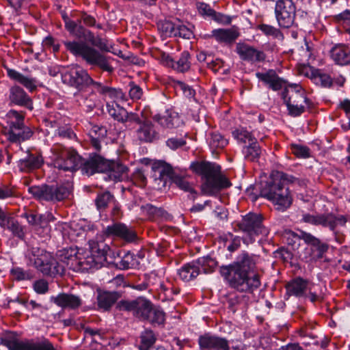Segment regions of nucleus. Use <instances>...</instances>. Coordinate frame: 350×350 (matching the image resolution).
Instances as JSON below:
<instances>
[{
	"instance_id": "obj_1",
	"label": "nucleus",
	"mask_w": 350,
	"mask_h": 350,
	"mask_svg": "<svg viewBox=\"0 0 350 350\" xmlns=\"http://www.w3.org/2000/svg\"><path fill=\"white\" fill-rule=\"evenodd\" d=\"M258 257L243 251L236 260L220 267L226 284L239 293L252 294L261 285L260 276L255 271Z\"/></svg>"
},
{
	"instance_id": "obj_2",
	"label": "nucleus",
	"mask_w": 350,
	"mask_h": 350,
	"mask_svg": "<svg viewBox=\"0 0 350 350\" xmlns=\"http://www.w3.org/2000/svg\"><path fill=\"white\" fill-rule=\"evenodd\" d=\"M63 43L66 50L75 56L81 57L87 64L112 72L113 68L109 63L108 57L103 53L110 52L112 49L106 39L96 36L92 46L79 41H64Z\"/></svg>"
},
{
	"instance_id": "obj_3",
	"label": "nucleus",
	"mask_w": 350,
	"mask_h": 350,
	"mask_svg": "<svg viewBox=\"0 0 350 350\" xmlns=\"http://www.w3.org/2000/svg\"><path fill=\"white\" fill-rule=\"evenodd\" d=\"M295 180V178L292 176L277 172L261 183L260 195L272 202L278 211H285L293 202L288 184L294 183Z\"/></svg>"
},
{
	"instance_id": "obj_4",
	"label": "nucleus",
	"mask_w": 350,
	"mask_h": 350,
	"mask_svg": "<svg viewBox=\"0 0 350 350\" xmlns=\"http://www.w3.org/2000/svg\"><path fill=\"white\" fill-rule=\"evenodd\" d=\"M191 169L204 180L201 185L202 194L216 196L221 190L230 187L229 180L221 174V167L209 161H196L191 164Z\"/></svg>"
},
{
	"instance_id": "obj_5",
	"label": "nucleus",
	"mask_w": 350,
	"mask_h": 350,
	"mask_svg": "<svg viewBox=\"0 0 350 350\" xmlns=\"http://www.w3.org/2000/svg\"><path fill=\"white\" fill-rule=\"evenodd\" d=\"M29 193L40 202L55 204L68 198L71 193V187L68 185H34L29 187Z\"/></svg>"
},
{
	"instance_id": "obj_6",
	"label": "nucleus",
	"mask_w": 350,
	"mask_h": 350,
	"mask_svg": "<svg viewBox=\"0 0 350 350\" xmlns=\"http://www.w3.org/2000/svg\"><path fill=\"white\" fill-rule=\"evenodd\" d=\"M8 126L4 133L7 139L15 144H21L30 139L33 135L31 129L24 124L25 116L16 110H10L7 114Z\"/></svg>"
},
{
	"instance_id": "obj_7",
	"label": "nucleus",
	"mask_w": 350,
	"mask_h": 350,
	"mask_svg": "<svg viewBox=\"0 0 350 350\" xmlns=\"http://www.w3.org/2000/svg\"><path fill=\"white\" fill-rule=\"evenodd\" d=\"M53 152L55 167L70 172L79 169L81 157L74 149L57 145L53 148Z\"/></svg>"
},
{
	"instance_id": "obj_8",
	"label": "nucleus",
	"mask_w": 350,
	"mask_h": 350,
	"mask_svg": "<svg viewBox=\"0 0 350 350\" xmlns=\"http://www.w3.org/2000/svg\"><path fill=\"white\" fill-rule=\"evenodd\" d=\"M302 221L312 225H321L323 227L329 228V229L334 232L335 240L340 243L339 235L336 231V229L338 227L345 226L347 219L345 215H336L332 213L319 215L306 213L303 215Z\"/></svg>"
},
{
	"instance_id": "obj_9",
	"label": "nucleus",
	"mask_w": 350,
	"mask_h": 350,
	"mask_svg": "<svg viewBox=\"0 0 350 350\" xmlns=\"http://www.w3.org/2000/svg\"><path fill=\"white\" fill-rule=\"evenodd\" d=\"M237 226L240 230L248 236L243 239V242L246 244L254 241V236L268 234V230L263 226L262 217L260 214L250 213L245 215Z\"/></svg>"
},
{
	"instance_id": "obj_10",
	"label": "nucleus",
	"mask_w": 350,
	"mask_h": 350,
	"mask_svg": "<svg viewBox=\"0 0 350 350\" xmlns=\"http://www.w3.org/2000/svg\"><path fill=\"white\" fill-rule=\"evenodd\" d=\"M152 306V304L149 299L138 297L133 300H120L117 303L116 308L120 311L131 312L136 318L145 321L150 317Z\"/></svg>"
},
{
	"instance_id": "obj_11",
	"label": "nucleus",
	"mask_w": 350,
	"mask_h": 350,
	"mask_svg": "<svg viewBox=\"0 0 350 350\" xmlns=\"http://www.w3.org/2000/svg\"><path fill=\"white\" fill-rule=\"evenodd\" d=\"M31 261L34 267L44 275H55L64 273L65 267L59 264L50 253L38 250V254H33Z\"/></svg>"
},
{
	"instance_id": "obj_12",
	"label": "nucleus",
	"mask_w": 350,
	"mask_h": 350,
	"mask_svg": "<svg viewBox=\"0 0 350 350\" xmlns=\"http://www.w3.org/2000/svg\"><path fill=\"white\" fill-rule=\"evenodd\" d=\"M275 14L278 25L282 28H290L295 23L296 5L293 0H277Z\"/></svg>"
},
{
	"instance_id": "obj_13",
	"label": "nucleus",
	"mask_w": 350,
	"mask_h": 350,
	"mask_svg": "<svg viewBox=\"0 0 350 350\" xmlns=\"http://www.w3.org/2000/svg\"><path fill=\"white\" fill-rule=\"evenodd\" d=\"M62 79L64 83L78 89L79 92H82L84 88L85 90L89 89L90 83L92 82V79L87 70L79 66L64 72L62 75Z\"/></svg>"
},
{
	"instance_id": "obj_14",
	"label": "nucleus",
	"mask_w": 350,
	"mask_h": 350,
	"mask_svg": "<svg viewBox=\"0 0 350 350\" xmlns=\"http://www.w3.org/2000/svg\"><path fill=\"white\" fill-rule=\"evenodd\" d=\"M299 239H302L307 245H310L311 254L309 260H317L323 257L329 249V245L323 243L321 240L312 234L300 230L297 234Z\"/></svg>"
},
{
	"instance_id": "obj_15",
	"label": "nucleus",
	"mask_w": 350,
	"mask_h": 350,
	"mask_svg": "<svg viewBox=\"0 0 350 350\" xmlns=\"http://www.w3.org/2000/svg\"><path fill=\"white\" fill-rule=\"evenodd\" d=\"M235 51L242 61L251 64L264 62L266 59L263 51L244 42L237 43Z\"/></svg>"
},
{
	"instance_id": "obj_16",
	"label": "nucleus",
	"mask_w": 350,
	"mask_h": 350,
	"mask_svg": "<svg viewBox=\"0 0 350 350\" xmlns=\"http://www.w3.org/2000/svg\"><path fill=\"white\" fill-rule=\"evenodd\" d=\"M103 232L107 237H118L128 243L134 242L137 239L135 231L122 223L109 225Z\"/></svg>"
},
{
	"instance_id": "obj_17",
	"label": "nucleus",
	"mask_w": 350,
	"mask_h": 350,
	"mask_svg": "<svg viewBox=\"0 0 350 350\" xmlns=\"http://www.w3.org/2000/svg\"><path fill=\"white\" fill-rule=\"evenodd\" d=\"M109 167V163L107 159L96 153L90 154V157L81 161L79 168L81 169L82 173L88 176L92 175L96 172H105Z\"/></svg>"
},
{
	"instance_id": "obj_18",
	"label": "nucleus",
	"mask_w": 350,
	"mask_h": 350,
	"mask_svg": "<svg viewBox=\"0 0 350 350\" xmlns=\"http://www.w3.org/2000/svg\"><path fill=\"white\" fill-rule=\"evenodd\" d=\"M200 350H230L228 341L211 333H205L198 338Z\"/></svg>"
},
{
	"instance_id": "obj_19",
	"label": "nucleus",
	"mask_w": 350,
	"mask_h": 350,
	"mask_svg": "<svg viewBox=\"0 0 350 350\" xmlns=\"http://www.w3.org/2000/svg\"><path fill=\"white\" fill-rule=\"evenodd\" d=\"M282 97L284 103H304L310 108L312 103L306 96L301 86L298 84H289L282 92Z\"/></svg>"
},
{
	"instance_id": "obj_20",
	"label": "nucleus",
	"mask_w": 350,
	"mask_h": 350,
	"mask_svg": "<svg viewBox=\"0 0 350 350\" xmlns=\"http://www.w3.org/2000/svg\"><path fill=\"white\" fill-rule=\"evenodd\" d=\"M190 59L191 55L187 51H183L177 60L166 53H163L161 55L163 63L178 72H185L190 69L191 65Z\"/></svg>"
},
{
	"instance_id": "obj_21",
	"label": "nucleus",
	"mask_w": 350,
	"mask_h": 350,
	"mask_svg": "<svg viewBox=\"0 0 350 350\" xmlns=\"http://www.w3.org/2000/svg\"><path fill=\"white\" fill-rule=\"evenodd\" d=\"M8 99L11 104L24 107L29 110L33 109L32 99L26 92L18 85H13L10 88Z\"/></svg>"
},
{
	"instance_id": "obj_22",
	"label": "nucleus",
	"mask_w": 350,
	"mask_h": 350,
	"mask_svg": "<svg viewBox=\"0 0 350 350\" xmlns=\"http://www.w3.org/2000/svg\"><path fill=\"white\" fill-rule=\"evenodd\" d=\"M63 19L65 28L70 33L79 39L83 38L88 41L92 45L93 44L96 37L91 31L85 29L82 25L72 22L68 16L64 15Z\"/></svg>"
},
{
	"instance_id": "obj_23",
	"label": "nucleus",
	"mask_w": 350,
	"mask_h": 350,
	"mask_svg": "<svg viewBox=\"0 0 350 350\" xmlns=\"http://www.w3.org/2000/svg\"><path fill=\"white\" fill-rule=\"evenodd\" d=\"M79 255L76 247L64 248L57 253L58 260L64 265L63 266L73 271H76L79 267Z\"/></svg>"
},
{
	"instance_id": "obj_24",
	"label": "nucleus",
	"mask_w": 350,
	"mask_h": 350,
	"mask_svg": "<svg viewBox=\"0 0 350 350\" xmlns=\"http://www.w3.org/2000/svg\"><path fill=\"white\" fill-rule=\"evenodd\" d=\"M43 158L39 153H32L29 150L26 152V156L18 161L19 170L23 172H29L40 168L43 163Z\"/></svg>"
},
{
	"instance_id": "obj_25",
	"label": "nucleus",
	"mask_w": 350,
	"mask_h": 350,
	"mask_svg": "<svg viewBox=\"0 0 350 350\" xmlns=\"http://www.w3.org/2000/svg\"><path fill=\"white\" fill-rule=\"evenodd\" d=\"M153 120L158 122L161 126L168 129L178 127L183 124L178 113L173 110L169 109H167L163 114L159 113L154 115Z\"/></svg>"
},
{
	"instance_id": "obj_26",
	"label": "nucleus",
	"mask_w": 350,
	"mask_h": 350,
	"mask_svg": "<svg viewBox=\"0 0 350 350\" xmlns=\"http://www.w3.org/2000/svg\"><path fill=\"white\" fill-rule=\"evenodd\" d=\"M151 169L152 171V177L155 180H159L166 183L167 178L172 179L174 175L172 167L162 160L155 161L152 163Z\"/></svg>"
},
{
	"instance_id": "obj_27",
	"label": "nucleus",
	"mask_w": 350,
	"mask_h": 350,
	"mask_svg": "<svg viewBox=\"0 0 350 350\" xmlns=\"http://www.w3.org/2000/svg\"><path fill=\"white\" fill-rule=\"evenodd\" d=\"M90 252L92 256L97 260V263L102 266L107 261V256L110 255L111 251L109 245L103 241H90Z\"/></svg>"
},
{
	"instance_id": "obj_28",
	"label": "nucleus",
	"mask_w": 350,
	"mask_h": 350,
	"mask_svg": "<svg viewBox=\"0 0 350 350\" xmlns=\"http://www.w3.org/2000/svg\"><path fill=\"white\" fill-rule=\"evenodd\" d=\"M53 302L58 306L68 310H77L83 303L81 298L70 293H59L53 298Z\"/></svg>"
},
{
	"instance_id": "obj_29",
	"label": "nucleus",
	"mask_w": 350,
	"mask_h": 350,
	"mask_svg": "<svg viewBox=\"0 0 350 350\" xmlns=\"http://www.w3.org/2000/svg\"><path fill=\"white\" fill-rule=\"evenodd\" d=\"M305 69L306 70L305 75L316 85L325 88L332 85V79L323 70L310 66L306 67Z\"/></svg>"
},
{
	"instance_id": "obj_30",
	"label": "nucleus",
	"mask_w": 350,
	"mask_h": 350,
	"mask_svg": "<svg viewBox=\"0 0 350 350\" xmlns=\"http://www.w3.org/2000/svg\"><path fill=\"white\" fill-rule=\"evenodd\" d=\"M256 76L274 91L279 90L283 87H288L286 81L279 77L273 70H269L266 72H256Z\"/></svg>"
},
{
	"instance_id": "obj_31",
	"label": "nucleus",
	"mask_w": 350,
	"mask_h": 350,
	"mask_svg": "<svg viewBox=\"0 0 350 350\" xmlns=\"http://www.w3.org/2000/svg\"><path fill=\"white\" fill-rule=\"evenodd\" d=\"M0 345L6 347L8 350H25V340H21L16 332L7 331L0 336Z\"/></svg>"
},
{
	"instance_id": "obj_32",
	"label": "nucleus",
	"mask_w": 350,
	"mask_h": 350,
	"mask_svg": "<svg viewBox=\"0 0 350 350\" xmlns=\"http://www.w3.org/2000/svg\"><path fill=\"white\" fill-rule=\"evenodd\" d=\"M75 96L79 105L83 107L87 111L93 110L98 102V97L93 89L78 92Z\"/></svg>"
},
{
	"instance_id": "obj_33",
	"label": "nucleus",
	"mask_w": 350,
	"mask_h": 350,
	"mask_svg": "<svg viewBox=\"0 0 350 350\" xmlns=\"http://www.w3.org/2000/svg\"><path fill=\"white\" fill-rule=\"evenodd\" d=\"M120 297L121 294L117 291H99L96 298L98 307L108 311Z\"/></svg>"
},
{
	"instance_id": "obj_34",
	"label": "nucleus",
	"mask_w": 350,
	"mask_h": 350,
	"mask_svg": "<svg viewBox=\"0 0 350 350\" xmlns=\"http://www.w3.org/2000/svg\"><path fill=\"white\" fill-rule=\"evenodd\" d=\"M109 167L105 172L108 173L111 180L121 181L127 177L128 167L120 161L107 160Z\"/></svg>"
},
{
	"instance_id": "obj_35",
	"label": "nucleus",
	"mask_w": 350,
	"mask_h": 350,
	"mask_svg": "<svg viewBox=\"0 0 350 350\" xmlns=\"http://www.w3.org/2000/svg\"><path fill=\"white\" fill-rule=\"evenodd\" d=\"M239 36L237 28L213 29L208 37H213L219 42L232 43Z\"/></svg>"
},
{
	"instance_id": "obj_36",
	"label": "nucleus",
	"mask_w": 350,
	"mask_h": 350,
	"mask_svg": "<svg viewBox=\"0 0 350 350\" xmlns=\"http://www.w3.org/2000/svg\"><path fill=\"white\" fill-rule=\"evenodd\" d=\"M330 55L332 59L339 65H347L350 64V47L342 44L334 46Z\"/></svg>"
},
{
	"instance_id": "obj_37",
	"label": "nucleus",
	"mask_w": 350,
	"mask_h": 350,
	"mask_svg": "<svg viewBox=\"0 0 350 350\" xmlns=\"http://www.w3.org/2000/svg\"><path fill=\"white\" fill-rule=\"evenodd\" d=\"M137 139L144 142H152L157 138V133L153 124L149 122H143L136 131Z\"/></svg>"
},
{
	"instance_id": "obj_38",
	"label": "nucleus",
	"mask_w": 350,
	"mask_h": 350,
	"mask_svg": "<svg viewBox=\"0 0 350 350\" xmlns=\"http://www.w3.org/2000/svg\"><path fill=\"white\" fill-rule=\"evenodd\" d=\"M308 287L307 280L301 278H296L290 281L286 285L287 293L289 295H293L297 297L304 295Z\"/></svg>"
},
{
	"instance_id": "obj_39",
	"label": "nucleus",
	"mask_w": 350,
	"mask_h": 350,
	"mask_svg": "<svg viewBox=\"0 0 350 350\" xmlns=\"http://www.w3.org/2000/svg\"><path fill=\"white\" fill-rule=\"evenodd\" d=\"M139 342L137 345L139 350H151L157 342V338L150 329L146 328L140 333Z\"/></svg>"
},
{
	"instance_id": "obj_40",
	"label": "nucleus",
	"mask_w": 350,
	"mask_h": 350,
	"mask_svg": "<svg viewBox=\"0 0 350 350\" xmlns=\"http://www.w3.org/2000/svg\"><path fill=\"white\" fill-rule=\"evenodd\" d=\"M200 273V268L197 262L185 265L178 271L179 278L184 282H189L195 279Z\"/></svg>"
},
{
	"instance_id": "obj_41",
	"label": "nucleus",
	"mask_w": 350,
	"mask_h": 350,
	"mask_svg": "<svg viewBox=\"0 0 350 350\" xmlns=\"http://www.w3.org/2000/svg\"><path fill=\"white\" fill-rule=\"evenodd\" d=\"M25 350H55L53 345L46 338L25 339Z\"/></svg>"
},
{
	"instance_id": "obj_42",
	"label": "nucleus",
	"mask_w": 350,
	"mask_h": 350,
	"mask_svg": "<svg viewBox=\"0 0 350 350\" xmlns=\"http://www.w3.org/2000/svg\"><path fill=\"white\" fill-rule=\"evenodd\" d=\"M242 153L244 159L247 161H258L262 153V150L257 142V139H255L254 142H252L249 143L248 145L243 146Z\"/></svg>"
},
{
	"instance_id": "obj_43",
	"label": "nucleus",
	"mask_w": 350,
	"mask_h": 350,
	"mask_svg": "<svg viewBox=\"0 0 350 350\" xmlns=\"http://www.w3.org/2000/svg\"><path fill=\"white\" fill-rule=\"evenodd\" d=\"M90 85H93L94 90L103 94H108L111 97L114 96L122 99H124L125 97V94L120 89H115L103 85L100 83L94 81L93 79L92 82L90 83Z\"/></svg>"
},
{
	"instance_id": "obj_44",
	"label": "nucleus",
	"mask_w": 350,
	"mask_h": 350,
	"mask_svg": "<svg viewBox=\"0 0 350 350\" xmlns=\"http://www.w3.org/2000/svg\"><path fill=\"white\" fill-rule=\"evenodd\" d=\"M115 197L109 191L99 193L96 199V208L100 211H104L111 203L114 202Z\"/></svg>"
},
{
	"instance_id": "obj_45",
	"label": "nucleus",
	"mask_w": 350,
	"mask_h": 350,
	"mask_svg": "<svg viewBox=\"0 0 350 350\" xmlns=\"http://www.w3.org/2000/svg\"><path fill=\"white\" fill-rule=\"evenodd\" d=\"M138 264L139 262L135 256L130 252H127L117 263V267L120 269L126 270L134 268Z\"/></svg>"
},
{
	"instance_id": "obj_46",
	"label": "nucleus",
	"mask_w": 350,
	"mask_h": 350,
	"mask_svg": "<svg viewBox=\"0 0 350 350\" xmlns=\"http://www.w3.org/2000/svg\"><path fill=\"white\" fill-rule=\"evenodd\" d=\"M210 148L214 151L217 149H222L228 144V140L217 132H213L208 138Z\"/></svg>"
},
{
	"instance_id": "obj_47",
	"label": "nucleus",
	"mask_w": 350,
	"mask_h": 350,
	"mask_svg": "<svg viewBox=\"0 0 350 350\" xmlns=\"http://www.w3.org/2000/svg\"><path fill=\"white\" fill-rule=\"evenodd\" d=\"M107 109L109 114L114 118V120L122 122L124 118L126 116V110L123 107H120L116 103L107 105Z\"/></svg>"
},
{
	"instance_id": "obj_48",
	"label": "nucleus",
	"mask_w": 350,
	"mask_h": 350,
	"mask_svg": "<svg viewBox=\"0 0 350 350\" xmlns=\"http://www.w3.org/2000/svg\"><path fill=\"white\" fill-rule=\"evenodd\" d=\"M193 26L191 25H185L180 21L176 23V27L174 37H180L184 39L189 40L193 37Z\"/></svg>"
},
{
	"instance_id": "obj_49",
	"label": "nucleus",
	"mask_w": 350,
	"mask_h": 350,
	"mask_svg": "<svg viewBox=\"0 0 350 350\" xmlns=\"http://www.w3.org/2000/svg\"><path fill=\"white\" fill-rule=\"evenodd\" d=\"M78 266L79 267L76 271H88L91 269H98L102 267L100 264L97 263V260L96 261V259L92 256L91 254L90 255L87 256L83 258L79 256V262Z\"/></svg>"
},
{
	"instance_id": "obj_50",
	"label": "nucleus",
	"mask_w": 350,
	"mask_h": 350,
	"mask_svg": "<svg viewBox=\"0 0 350 350\" xmlns=\"http://www.w3.org/2000/svg\"><path fill=\"white\" fill-rule=\"evenodd\" d=\"M232 136L239 143L248 144L254 142L256 137L252 133L243 128L237 129L232 131Z\"/></svg>"
},
{
	"instance_id": "obj_51",
	"label": "nucleus",
	"mask_w": 350,
	"mask_h": 350,
	"mask_svg": "<svg viewBox=\"0 0 350 350\" xmlns=\"http://www.w3.org/2000/svg\"><path fill=\"white\" fill-rule=\"evenodd\" d=\"M7 224H8L5 228L9 230L14 237L21 240L24 239L25 235L24 228L18 222V221L12 218L10 221L7 222Z\"/></svg>"
},
{
	"instance_id": "obj_52",
	"label": "nucleus",
	"mask_w": 350,
	"mask_h": 350,
	"mask_svg": "<svg viewBox=\"0 0 350 350\" xmlns=\"http://www.w3.org/2000/svg\"><path fill=\"white\" fill-rule=\"evenodd\" d=\"M145 321H149L152 325H163L165 321V313L161 308H154L152 306L150 317Z\"/></svg>"
},
{
	"instance_id": "obj_53",
	"label": "nucleus",
	"mask_w": 350,
	"mask_h": 350,
	"mask_svg": "<svg viewBox=\"0 0 350 350\" xmlns=\"http://www.w3.org/2000/svg\"><path fill=\"white\" fill-rule=\"evenodd\" d=\"M159 30L163 33V36L167 37H174L176 23H173L170 21H160L158 24Z\"/></svg>"
},
{
	"instance_id": "obj_54",
	"label": "nucleus",
	"mask_w": 350,
	"mask_h": 350,
	"mask_svg": "<svg viewBox=\"0 0 350 350\" xmlns=\"http://www.w3.org/2000/svg\"><path fill=\"white\" fill-rule=\"evenodd\" d=\"M172 180L173 183L180 189L191 193H196L195 189L185 178L174 174Z\"/></svg>"
},
{
	"instance_id": "obj_55",
	"label": "nucleus",
	"mask_w": 350,
	"mask_h": 350,
	"mask_svg": "<svg viewBox=\"0 0 350 350\" xmlns=\"http://www.w3.org/2000/svg\"><path fill=\"white\" fill-rule=\"evenodd\" d=\"M142 122L138 114L126 111V116L124 118V122L122 123H124L126 128L133 129L135 128V125L139 126Z\"/></svg>"
},
{
	"instance_id": "obj_56",
	"label": "nucleus",
	"mask_w": 350,
	"mask_h": 350,
	"mask_svg": "<svg viewBox=\"0 0 350 350\" xmlns=\"http://www.w3.org/2000/svg\"><path fill=\"white\" fill-rule=\"evenodd\" d=\"M287 107L288 114L293 117H297L301 116L306 111V107H308L304 103H284Z\"/></svg>"
},
{
	"instance_id": "obj_57",
	"label": "nucleus",
	"mask_w": 350,
	"mask_h": 350,
	"mask_svg": "<svg viewBox=\"0 0 350 350\" xmlns=\"http://www.w3.org/2000/svg\"><path fill=\"white\" fill-rule=\"evenodd\" d=\"M291 150L293 154L298 158H308L310 157V150L308 147L300 144H291Z\"/></svg>"
},
{
	"instance_id": "obj_58",
	"label": "nucleus",
	"mask_w": 350,
	"mask_h": 350,
	"mask_svg": "<svg viewBox=\"0 0 350 350\" xmlns=\"http://www.w3.org/2000/svg\"><path fill=\"white\" fill-rule=\"evenodd\" d=\"M258 29L261 31L267 36H271L274 38L282 37V33L278 28L269 25L260 24L258 25Z\"/></svg>"
},
{
	"instance_id": "obj_59",
	"label": "nucleus",
	"mask_w": 350,
	"mask_h": 350,
	"mask_svg": "<svg viewBox=\"0 0 350 350\" xmlns=\"http://www.w3.org/2000/svg\"><path fill=\"white\" fill-rule=\"evenodd\" d=\"M198 264L199 267H202L204 273L213 271V269L217 266V262L208 256L199 259Z\"/></svg>"
},
{
	"instance_id": "obj_60",
	"label": "nucleus",
	"mask_w": 350,
	"mask_h": 350,
	"mask_svg": "<svg viewBox=\"0 0 350 350\" xmlns=\"http://www.w3.org/2000/svg\"><path fill=\"white\" fill-rule=\"evenodd\" d=\"M10 273L18 281L29 280L31 278V273L18 267L12 268Z\"/></svg>"
},
{
	"instance_id": "obj_61",
	"label": "nucleus",
	"mask_w": 350,
	"mask_h": 350,
	"mask_svg": "<svg viewBox=\"0 0 350 350\" xmlns=\"http://www.w3.org/2000/svg\"><path fill=\"white\" fill-rule=\"evenodd\" d=\"M55 135L64 139H73L76 137V135L73 132L70 126L65 125L62 126L61 124L55 130Z\"/></svg>"
},
{
	"instance_id": "obj_62",
	"label": "nucleus",
	"mask_w": 350,
	"mask_h": 350,
	"mask_svg": "<svg viewBox=\"0 0 350 350\" xmlns=\"http://www.w3.org/2000/svg\"><path fill=\"white\" fill-rule=\"evenodd\" d=\"M129 94L130 98L133 100H139L143 95L142 89L133 81H131L129 83Z\"/></svg>"
},
{
	"instance_id": "obj_63",
	"label": "nucleus",
	"mask_w": 350,
	"mask_h": 350,
	"mask_svg": "<svg viewBox=\"0 0 350 350\" xmlns=\"http://www.w3.org/2000/svg\"><path fill=\"white\" fill-rule=\"evenodd\" d=\"M141 208L143 213L146 214L150 218H152L157 215H161L162 212L163 211L162 209L158 208L150 204L143 205Z\"/></svg>"
},
{
	"instance_id": "obj_64",
	"label": "nucleus",
	"mask_w": 350,
	"mask_h": 350,
	"mask_svg": "<svg viewBox=\"0 0 350 350\" xmlns=\"http://www.w3.org/2000/svg\"><path fill=\"white\" fill-rule=\"evenodd\" d=\"M176 88L181 90L183 94L189 98H193L196 94V91L191 86L183 81H177Z\"/></svg>"
}]
</instances>
